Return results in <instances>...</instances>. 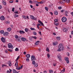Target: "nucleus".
<instances>
[{
  "mask_svg": "<svg viewBox=\"0 0 73 73\" xmlns=\"http://www.w3.org/2000/svg\"><path fill=\"white\" fill-rule=\"evenodd\" d=\"M64 49V46L63 45L62 43L60 44L58 46V51L60 52L61 50H63Z\"/></svg>",
  "mask_w": 73,
  "mask_h": 73,
  "instance_id": "nucleus-1",
  "label": "nucleus"
},
{
  "mask_svg": "<svg viewBox=\"0 0 73 73\" xmlns=\"http://www.w3.org/2000/svg\"><path fill=\"white\" fill-rule=\"evenodd\" d=\"M67 21V19L66 17H64L62 18V21L63 23H65Z\"/></svg>",
  "mask_w": 73,
  "mask_h": 73,
  "instance_id": "nucleus-2",
  "label": "nucleus"
},
{
  "mask_svg": "<svg viewBox=\"0 0 73 73\" xmlns=\"http://www.w3.org/2000/svg\"><path fill=\"white\" fill-rule=\"evenodd\" d=\"M8 46L9 48H12V49H13V46L12 45V44L10 43H9L8 44Z\"/></svg>",
  "mask_w": 73,
  "mask_h": 73,
  "instance_id": "nucleus-3",
  "label": "nucleus"
},
{
  "mask_svg": "<svg viewBox=\"0 0 73 73\" xmlns=\"http://www.w3.org/2000/svg\"><path fill=\"white\" fill-rule=\"evenodd\" d=\"M31 58L32 61H35L36 60V58H35V56L34 55L31 56Z\"/></svg>",
  "mask_w": 73,
  "mask_h": 73,
  "instance_id": "nucleus-4",
  "label": "nucleus"
},
{
  "mask_svg": "<svg viewBox=\"0 0 73 73\" xmlns=\"http://www.w3.org/2000/svg\"><path fill=\"white\" fill-rule=\"evenodd\" d=\"M57 57L58 59H59L60 62H61L62 61V59H61V57L60 55H58L57 56Z\"/></svg>",
  "mask_w": 73,
  "mask_h": 73,
  "instance_id": "nucleus-5",
  "label": "nucleus"
},
{
  "mask_svg": "<svg viewBox=\"0 0 73 73\" xmlns=\"http://www.w3.org/2000/svg\"><path fill=\"white\" fill-rule=\"evenodd\" d=\"M1 40L3 42H5V39L4 38L2 37L1 39Z\"/></svg>",
  "mask_w": 73,
  "mask_h": 73,
  "instance_id": "nucleus-6",
  "label": "nucleus"
},
{
  "mask_svg": "<svg viewBox=\"0 0 73 73\" xmlns=\"http://www.w3.org/2000/svg\"><path fill=\"white\" fill-rule=\"evenodd\" d=\"M0 19L1 20H4V19H5V18L3 16H2L1 17Z\"/></svg>",
  "mask_w": 73,
  "mask_h": 73,
  "instance_id": "nucleus-7",
  "label": "nucleus"
},
{
  "mask_svg": "<svg viewBox=\"0 0 73 73\" xmlns=\"http://www.w3.org/2000/svg\"><path fill=\"white\" fill-rule=\"evenodd\" d=\"M9 34V33H8L7 32H5L4 33L3 35L4 36H7V35H8Z\"/></svg>",
  "mask_w": 73,
  "mask_h": 73,
  "instance_id": "nucleus-8",
  "label": "nucleus"
},
{
  "mask_svg": "<svg viewBox=\"0 0 73 73\" xmlns=\"http://www.w3.org/2000/svg\"><path fill=\"white\" fill-rule=\"evenodd\" d=\"M15 66H16V67H18V62L17 61L16 62L15 64Z\"/></svg>",
  "mask_w": 73,
  "mask_h": 73,
  "instance_id": "nucleus-9",
  "label": "nucleus"
},
{
  "mask_svg": "<svg viewBox=\"0 0 73 73\" xmlns=\"http://www.w3.org/2000/svg\"><path fill=\"white\" fill-rule=\"evenodd\" d=\"M21 40L22 41H26V40H27V39L24 37H23V38H22Z\"/></svg>",
  "mask_w": 73,
  "mask_h": 73,
  "instance_id": "nucleus-10",
  "label": "nucleus"
},
{
  "mask_svg": "<svg viewBox=\"0 0 73 73\" xmlns=\"http://www.w3.org/2000/svg\"><path fill=\"white\" fill-rule=\"evenodd\" d=\"M30 57H31V55L29 54H27L26 55V57L27 58H30Z\"/></svg>",
  "mask_w": 73,
  "mask_h": 73,
  "instance_id": "nucleus-11",
  "label": "nucleus"
},
{
  "mask_svg": "<svg viewBox=\"0 0 73 73\" xmlns=\"http://www.w3.org/2000/svg\"><path fill=\"white\" fill-rule=\"evenodd\" d=\"M39 42H40V41H39V40L36 41V42L35 44V45H38L39 44Z\"/></svg>",
  "mask_w": 73,
  "mask_h": 73,
  "instance_id": "nucleus-12",
  "label": "nucleus"
},
{
  "mask_svg": "<svg viewBox=\"0 0 73 73\" xmlns=\"http://www.w3.org/2000/svg\"><path fill=\"white\" fill-rule=\"evenodd\" d=\"M65 15L66 16H68V11H66L65 12Z\"/></svg>",
  "mask_w": 73,
  "mask_h": 73,
  "instance_id": "nucleus-13",
  "label": "nucleus"
},
{
  "mask_svg": "<svg viewBox=\"0 0 73 73\" xmlns=\"http://www.w3.org/2000/svg\"><path fill=\"white\" fill-rule=\"evenodd\" d=\"M54 14L55 15H58V12L57 11H56L54 12Z\"/></svg>",
  "mask_w": 73,
  "mask_h": 73,
  "instance_id": "nucleus-14",
  "label": "nucleus"
},
{
  "mask_svg": "<svg viewBox=\"0 0 73 73\" xmlns=\"http://www.w3.org/2000/svg\"><path fill=\"white\" fill-rule=\"evenodd\" d=\"M7 29L8 31L10 32V31H11L12 30V29H11V28L9 27Z\"/></svg>",
  "mask_w": 73,
  "mask_h": 73,
  "instance_id": "nucleus-15",
  "label": "nucleus"
},
{
  "mask_svg": "<svg viewBox=\"0 0 73 73\" xmlns=\"http://www.w3.org/2000/svg\"><path fill=\"white\" fill-rule=\"evenodd\" d=\"M68 30H67V29L66 28H64V29L63 30V31L64 32H67V31Z\"/></svg>",
  "mask_w": 73,
  "mask_h": 73,
  "instance_id": "nucleus-16",
  "label": "nucleus"
},
{
  "mask_svg": "<svg viewBox=\"0 0 73 73\" xmlns=\"http://www.w3.org/2000/svg\"><path fill=\"white\" fill-rule=\"evenodd\" d=\"M19 33H21V34H22V33H25V32L23 31H19Z\"/></svg>",
  "mask_w": 73,
  "mask_h": 73,
  "instance_id": "nucleus-17",
  "label": "nucleus"
},
{
  "mask_svg": "<svg viewBox=\"0 0 73 73\" xmlns=\"http://www.w3.org/2000/svg\"><path fill=\"white\" fill-rule=\"evenodd\" d=\"M13 73H18L17 71L14 69L13 70Z\"/></svg>",
  "mask_w": 73,
  "mask_h": 73,
  "instance_id": "nucleus-18",
  "label": "nucleus"
},
{
  "mask_svg": "<svg viewBox=\"0 0 73 73\" xmlns=\"http://www.w3.org/2000/svg\"><path fill=\"white\" fill-rule=\"evenodd\" d=\"M38 66V63H36L34 64L35 67H37Z\"/></svg>",
  "mask_w": 73,
  "mask_h": 73,
  "instance_id": "nucleus-19",
  "label": "nucleus"
},
{
  "mask_svg": "<svg viewBox=\"0 0 73 73\" xmlns=\"http://www.w3.org/2000/svg\"><path fill=\"white\" fill-rule=\"evenodd\" d=\"M49 72L50 73H53V71L52 70H49Z\"/></svg>",
  "mask_w": 73,
  "mask_h": 73,
  "instance_id": "nucleus-20",
  "label": "nucleus"
},
{
  "mask_svg": "<svg viewBox=\"0 0 73 73\" xmlns=\"http://www.w3.org/2000/svg\"><path fill=\"white\" fill-rule=\"evenodd\" d=\"M33 3H35V4H37V3H38V2L36 1H33Z\"/></svg>",
  "mask_w": 73,
  "mask_h": 73,
  "instance_id": "nucleus-21",
  "label": "nucleus"
},
{
  "mask_svg": "<svg viewBox=\"0 0 73 73\" xmlns=\"http://www.w3.org/2000/svg\"><path fill=\"white\" fill-rule=\"evenodd\" d=\"M8 64L9 66H12V64H11V61H10L9 63H8Z\"/></svg>",
  "mask_w": 73,
  "mask_h": 73,
  "instance_id": "nucleus-22",
  "label": "nucleus"
},
{
  "mask_svg": "<svg viewBox=\"0 0 73 73\" xmlns=\"http://www.w3.org/2000/svg\"><path fill=\"white\" fill-rule=\"evenodd\" d=\"M4 33V30H1L0 31V33L1 34H3Z\"/></svg>",
  "mask_w": 73,
  "mask_h": 73,
  "instance_id": "nucleus-23",
  "label": "nucleus"
},
{
  "mask_svg": "<svg viewBox=\"0 0 73 73\" xmlns=\"http://www.w3.org/2000/svg\"><path fill=\"white\" fill-rule=\"evenodd\" d=\"M56 39L57 40H60V37L58 36L56 37Z\"/></svg>",
  "mask_w": 73,
  "mask_h": 73,
  "instance_id": "nucleus-24",
  "label": "nucleus"
},
{
  "mask_svg": "<svg viewBox=\"0 0 73 73\" xmlns=\"http://www.w3.org/2000/svg\"><path fill=\"white\" fill-rule=\"evenodd\" d=\"M3 2L2 3L3 4V5H6L7 4L6 2H5V1Z\"/></svg>",
  "mask_w": 73,
  "mask_h": 73,
  "instance_id": "nucleus-25",
  "label": "nucleus"
},
{
  "mask_svg": "<svg viewBox=\"0 0 73 73\" xmlns=\"http://www.w3.org/2000/svg\"><path fill=\"white\" fill-rule=\"evenodd\" d=\"M14 13L15 14H19V13H18V11H15L14 12Z\"/></svg>",
  "mask_w": 73,
  "mask_h": 73,
  "instance_id": "nucleus-26",
  "label": "nucleus"
},
{
  "mask_svg": "<svg viewBox=\"0 0 73 73\" xmlns=\"http://www.w3.org/2000/svg\"><path fill=\"white\" fill-rule=\"evenodd\" d=\"M22 17L23 19H27V17H26L25 15L22 16Z\"/></svg>",
  "mask_w": 73,
  "mask_h": 73,
  "instance_id": "nucleus-27",
  "label": "nucleus"
},
{
  "mask_svg": "<svg viewBox=\"0 0 73 73\" xmlns=\"http://www.w3.org/2000/svg\"><path fill=\"white\" fill-rule=\"evenodd\" d=\"M28 29L27 28H26L25 29V32H28Z\"/></svg>",
  "mask_w": 73,
  "mask_h": 73,
  "instance_id": "nucleus-28",
  "label": "nucleus"
},
{
  "mask_svg": "<svg viewBox=\"0 0 73 73\" xmlns=\"http://www.w3.org/2000/svg\"><path fill=\"white\" fill-rule=\"evenodd\" d=\"M19 15H18L16 14H14V17H18Z\"/></svg>",
  "mask_w": 73,
  "mask_h": 73,
  "instance_id": "nucleus-29",
  "label": "nucleus"
},
{
  "mask_svg": "<svg viewBox=\"0 0 73 73\" xmlns=\"http://www.w3.org/2000/svg\"><path fill=\"white\" fill-rule=\"evenodd\" d=\"M19 48H16L15 49V51H16V52L17 51H19Z\"/></svg>",
  "mask_w": 73,
  "mask_h": 73,
  "instance_id": "nucleus-30",
  "label": "nucleus"
},
{
  "mask_svg": "<svg viewBox=\"0 0 73 73\" xmlns=\"http://www.w3.org/2000/svg\"><path fill=\"white\" fill-rule=\"evenodd\" d=\"M19 58H20V56H18L16 60H15L16 61H17V60H19Z\"/></svg>",
  "mask_w": 73,
  "mask_h": 73,
  "instance_id": "nucleus-31",
  "label": "nucleus"
},
{
  "mask_svg": "<svg viewBox=\"0 0 73 73\" xmlns=\"http://www.w3.org/2000/svg\"><path fill=\"white\" fill-rule=\"evenodd\" d=\"M30 17L31 18V19H34V16L32 15H31Z\"/></svg>",
  "mask_w": 73,
  "mask_h": 73,
  "instance_id": "nucleus-32",
  "label": "nucleus"
},
{
  "mask_svg": "<svg viewBox=\"0 0 73 73\" xmlns=\"http://www.w3.org/2000/svg\"><path fill=\"white\" fill-rule=\"evenodd\" d=\"M15 38H17V39L19 38V36L17 35H15Z\"/></svg>",
  "mask_w": 73,
  "mask_h": 73,
  "instance_id": "nucleus-33",
  "label": "nucleus"
},
{
  "mask_svg": "<svg viewBox=\"0 0 73 73\" xmlns=\"http://www.w3.org/2000/svg\"><path fill=\"white\" fill-rule=\"evenodd\" d=\"M32 64H33V65H34L36 64V62H35V61H32Z\"/></svg>",
  "mask_w": 73,
  "mask_h": 73,
  "instance_id": "nucleus-34",
  "label": "nucleus"
},
{
  "mask_svg": "<svg viewBox=\"0 0 73 73\" xmlns=\"http://www.w3.org/2000/svg\"><path fill=\"white\" fill-rule=\"evenodd\" d=\"M61 72L62 73H64V72H65V68H64V69L63 70L61 71Z\"/></svg>",
  "mask_w": 73,
  "mask_h": 73,
  "instance_id": "nucleus-35",
  "label": "nucleus"
},
{
  "mask_svg": "<svg viewBox=\"0 0 73 73\" xmlns=\"http://www.w3.org/2000/svg\"><path fill=\"white\" fill-rule=\"evenodd\" d=\"M53 44L54 45H57V43L55 42H53Z\"/></svg>",
  "mask_w": 73,
  "mask_h": 73,
  "instance_id": "nucleus-36",
  "label": "nucleus"
},
{
  "mask_svg": "<svg viewBox=\"0 0 73 73\" xmlns=\"http://www.w3.org/2000/svg\"><path fill=\"white\" fill-rule=\"evenodd\" d=\"M54 24L55 25H58V24L57 22H55Z\"/></svg>",
  "mask_w": 73,
  "mask_h": 73,
  "instance_id": "nucleus-37",
  "label": "nucleus"
},
{
  "mask_svg": "<svg viewBox=\"0 0 73 73\" xmlns=\"http://www.w3.org/2000/svg\"><path fill=\"white\" fill-rule=\"evenodd\" d=\"M65 61H68V58L67 57H66L65 58Z\"/></svg>",
  "mask_w": 73,
  "mask_h": 73,
  "instance_id": "nucleus-38",
  "label": "nucleus"
},
{
  "mask_svg": "<svg viewBox=\"0 0 73 73\" xmlns=\"http://www.w3.org/2000/svg\"><path fill=\"white\" fill-rule=\"evenodd\" d=\"M16 69L18 70H20V67H17L16 68Z\"/></svg>",
  "mask_w": 73,
  "mask_h": 73,
  "instance_id": "nucleus-39",
  "label": "nucleus"
},
{
  "mask_svg": "<svg viewBox=\"0 0 73 73\" xmlns=\"http://www.w3.org/2000/svg\"><path fill=\"white\" fill-rule=\"evenodd\" d=\"M45 9H46V11H48V7H45Z\"/></svg>",
  "mask_w": 73,
  "mask_h": 73,
  "instance_id": "nucleus-40",
  "label": "nucleus"
},
{
  "mask_svg": "<svg viewBox=\"0 0 73 73\" xmlns=\"http://www.w3.org/2000/svg\"><path fill=\"white\" fill-rule=\"evenodd\" d=\"M33 35H37V33H36V32H34L33 33Z\"/></svg>",
  "mask_w": 73,
  "mask_h": 73,
  "instance_id": "nucleus-41",
  "label": "nucleus"
},
{
  "mask_svg": "<svg viewBox=\"0 0 73 73\" xmlns=\"http://www.w3.org/2000/svg\"><path fill=\"white\" fill-rule=\"evenodd\" d=\"M58 19H55L54 20V21H55V22H57L58 21Z\"/></svg>",
  "mask_w": 73,
  "mask_h": 73,
  "instance_id": "nucleus-42",
  "label": "nucleus"
},
{
  "mask_svg": "<svg viewBox=\"0 0 73 73\" xmlns=\"http://www.w3.org/2000/svg\"><path fill=\"white\" fill-rule=\"evenodd\" d=\"M32 38H34V39H36V38H37V37H36V36H32Z\"/></svg>",
  "mask_w": 73,
  "mask_h": 73,
  "instance_id": "nucleus-43",
  "label": "nucleus"
},
{
  "mask_svg": "<svg viewBox=\"0 0 73 73\" xmlns=\"http://www.w3.org/2000/svg\"><path fill=\"white\" fill-rule=\"evenodd\" d=\"M46 50V51H48V52H49V48H47Z\"/></svg>",
  "mask_w": 73,
  "mask_h": 73,
  "instance_id": "nucleus-44",
  "label": "nucleus"
},
{
  "mask_svg": "<svg viewBox=\"0 0 73 73\" xmlns=\"http://www.w3.org/2000/svg\"><path fill=\"white\" fill-rule=\"evenodd\" d=\"M31 29L32 31H34V30H35V28H31Z\"/></svg>",
  "mask_w": 73,
  "mask_h": 73,
  "instance_id": "nucleus-45",
  "label": "nucleus"
},
{
  "mask_svg": "<svg viewBox=\"0 0 73 73\" xmlns=\"http://www.w3.org/2000/svg\"><path fill=\"white\" fill-rule=\"evenodd\" d=\"M61 12H65V9L61 11Z\"/></svg>",
  "mask_w": 73,
  "mask_h": 73,
  "instance_id": "nucleus-46",
  "label": "nucleus"
},
{
  "mask_svg": "<svg viewBox=\"0 0 73 73\" xmlns=\"http://www.w3.org/2000/svg\"><path fill=\"white\" fill-rule=\"evenodd\" d=\"M66 3H69L70 2V0H67L66 1Z\"/></svg>",
  "mask_w": 73,
  "mask_h": 73,
  "instance_id": "nucleus-47",
  "label": "nucleus"
},
{
  "mask_svg": "<svg viewBox=\"0 0 73 73\" xmlns=\"http://www.w3.org/2000/svg\"><path fill=\"white\" fill-rule=\"evenodd\" d=\"M47 55V57H48V58H49V57H50V55H49V54H48Z\"/></svg>",
  "mask_w": 73,
  "mask_h": 73,
  "instance_id": "nucleus-48",
  "label": "nucleus"
},
{
  "mask_svg": "<svg viewBox=\"0 0 73 73\" xmlns=\"http://www.w3.org/2000/svg\"><path fill=\"white\" fill-rule=\"evenodd\" d=\"M26 61H29V59L27 58L26 60Z\"/></svg>",
  "mask_w": 73,
  "mask_h": 73,
  "instance_id": "nucleus-49",
  "label": "nucleus"
},
{
  "mask_svg": "<svg viewBox=\"0 0 73 73\" xmlns=\"http://www.w3.org/2000/svg\"><path fill=\"white\" fill-rule=\"evenodd\" d=\"M58 9H62V7H58Z\"/></svg>",
  "mask_w": 73,
  "mask_h": 73,
  "instance_id": "nucleus-50",
  "label": "nucleus"
},
{
  "mask_svg": "<svg viewBox=\"0 0 73 73\" xmlns=\"http://www.w3.org/2000/svg\"><path fill=\"white\" fill-rule=\"evenodd\" d=\"M40 24H41V25H42V26H43V27L44 26V24H43V23H42V22H41Z\"/></svg>",
  "mask_w": 73,
  "mask_h": 73,
  "instance_id": "nucleus-51",
  "label": "nucleus"
},
{
  "mask_svg": "<svg viewBox=\"0 0 73 73\" xmlns=\"http://www.w3.org/2000/svg\"><path fill=\"white\" fill-rule=\"evenodd\" d=\"M14 10H15V8H13L12 9V11H13V12H14V11H15Z\"/></svg>",
  "mask_w": 73,
  "mask_h": 73,
  "instance_id": "nucleus-52",
  "label": "nucleus"
},
{
  "mask_svg": "<svg viewBox=\"0 0 73 73\" xmlns=\"http://www.w3.org/2000/svg\"><path fill=\"white\" fill-rule=\"evenodd\" d=\"M40 3L41 4H43L44 3V1H40Z\"/></svg>",
  "mask_w": 73,
  "mask_h": 73,
  "instance_id": "nucleus-53",
  "label": "nucleus"
},
{
  "mask_svg": "<svg viewBox=\"0 0 73 73\" xmlns=\"http://www.w3.org/2000/svg\"><path fill=\"white\" fill-rule=\"evenodd\" d=\"M23 65H22L21 66H20L19 68H20V69H22L23 68Z\"/></svg>",
  "mask_w": 73,
  "mask_h": 73,
  "instance_id": "nucleus-54",
  "label": "nucleus"
},
{
  "mask_svg": "<svg viewBox=\"0 0 73 73\" xmlns=\"http://www.w3.org/2000/svg\"><path fill=\"white\" fill-rule=\"evenodd\" d=\"M8 50L9 51V52H12V50L11 49H8Z\"/></svg>",
  "mask_w": 73,
  "mask_h": 73,
  "instance_id": "nucleus-55",
  "label": "nucleus"
},
{
  "mask_svg": "<svg viewBox=\"0 0 73 73\" xmlns=\"http://www.w3.org/2000/svg\"><path fill=\"white\" fill-rule=\"evenodd\" d=\"M13 1L12 0H11L10 1V3H12V2H13Z\"/></svg>",
  "mask_w": 73,
  "mask_h": 73,
  "instance_id": "nucleus-56",
  "label": "nucleus"
},
{
  "mask_svg": "<svg viewBox=\"0 0 73 73\" xmlns=\"http://www.w3.org/2000/svg\"><path fill=\"white\" fill-rule=\"evenodd\" d=\"M39 33L40 35H41V31H39Z\"/></svg>",
  "mask_w": 73,
  "mask_h": 73,
  "instance_id": "nucleus-57",
  "label": "nucleus"
},
{
  "mask_svg": "<svg viewBox=\"0 0 73 73\" xmlns=\"http://www.w3.org/2000/svg\"><path fill=\"white\" fill-rule=\"evenodd\" d=\"M37 25H38V26H41V24H37Z\"/></svg>",
  "mask_w": 73,
  "mask_h": 73,
  "instance_id": "nucleus-58",
  "label": "nucleus"
},
{
  "mask_svg": "<svg viewBox=\"0 0 73 73\" xmlns=\"http://www.w3.org/2000/svg\"><path fill=\"white\" fill-rule=\"evenodd\" d=\"M23 54H27V53H26V52H23Z\"/></svg>",
  "mask_w": 73,
  "mask_h": 73,
  "instance_id": "nucleus-59",
  "label": "nucleus"
},
{
  "mask_svg": "<svg viewBox=\"0 0 73 73\" xmlns=\"http://www.w3.org/2000/svg\"><path fill=\"white\" fill-rule=\"evenodd\" d=\"M2 8V6L0 5V9H1Z\"/></svg>",
  "mask_w": 73,
  "mask_h": 73,
  "instance_id": "nucleus-60",
  "label": "nucleus"
},
{
  "mask_svg": "<svg viewBox=\"0 0 73 73\" xmlns=\"http://www.w3.org/2000/svg\"><path fill=\"white\" fill-rule=\"evenodd\" d=\"M50 13L51 14V15H52H52H53V13H52L50 12Z\"/></svg>",
  "mask_w": 73,
  "mask_h": 73,
  "instance_id": "nucleus-61",
  "label": "nucleus"
},
{
  "mask_svg": "<svg viewBox=\"0 0 73 73\" xmlns=\"http://www.w3.org/2000/svg\"><path fill=\"white\" fill-rule=\"evenodd\" d=\"M47 73V72H46V71H44V73Z\"/></svg>",
  "mask_w": 73,
  "mask_h": 73,
  "instance_id": "nucleus-62",
  "label": "nucleus"
},
{
  "mask_svg": "<svg viewBox=\"0 0 73 73\" xmlns=\"http://www.w3.org/2000/svg\"><path fill=\"white\" fill-rule=\"evenodd\" d=\"M42 22L40 21L39 20V21H38V22L39 23H40Z\"/></svg>",
  "mask_w": 73,
  "mask_h": 73,
  "instance_id": "nucleus-63",
  "label": "nucleus"
},
{
  "mask_svg": "<svg viewBox=\"0 0 73 73\" xmlns=\"http://www.w3.org/2000/svg\"><path fill=\"white\" fill-rule=\"evenodd\" d=\"M71 14L72 15V16H73V12H71Z\"/></svg>",
  "mask_w": 73,
  "mask_h": 73,
  "instance_id": "nucleus-64",
  "label": "nucleus"
}]
</instances>
